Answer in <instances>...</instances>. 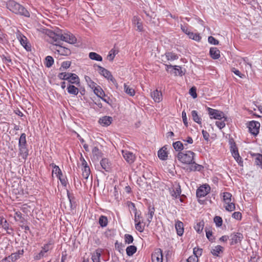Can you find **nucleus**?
I'll return each mask as SVG.
<instances>
[{"label": "nucleus", "mask_w": 262, "mask_h": 262, "mask_svg": "<svg viewBox=\"0 0 262 262\" xmlns=\"http://www.w3.org/2000/svg\"><path fill=\"white\" fill-rule=\"evenodd\" d=\"M7 7L11 11L15 14L27 17H30L29 11L24 7L14 1H9L7 4Z\"/></svg>", "instance_id": "nucleus-1"}, {"label": "nucleus", "mask_w": 262, "mask_h": 262, "mask_svg": "<svg viewBox=\"0 0 262 262\" xmlns=\"http://www.w3.org/2000/svg\"><path fill=\"white\" fill-rule=\"evenodd\" d=\"M51 37L55 41L62 40L70 43H74L76 42L75 37L72 34L69 33H53L51 34Z\"/></svg>", "instance_id": "nucleus-2"}, {"label": "nucleus", "mask_w": 262, "mask_h": 262, "mask_svg": "<svg viewBox=\"0 0 262 262\" xmlns=\"http://www.w3.org/2000/svg\"><path fill=\"white\" fill-rule=\"evenodd\" d=\"M195 154L190 150H187L184 152H179L178 154L177 158L181 162L190 164L194 160V157Z\"/></svg>", "instance_id": "nucleus-3"}, {"label": "nucleus", "mask_w": 262, "mask_h": 262, "mask_svg": "<svg viewBox=\"0 0 262 262\" xmlns=\"http://www.w3.org/2000/svg\"><path fill=\"white\" fill-rule=\"evenodd\" d=\"M207 110L208 111L210 119H214L220 120L222 119L226 120L227 119V117L225 116L224 113L222 111L215 110L209 107L207 108Z\"/></svg>", "instance_id": "nucleus-4"}, {"label": "nucleus", "mask_w": 262, "mask_h": 262, "mask_svg": "<svg viewBox=\"0 0 262 262\" xmlns=\"http://www.w3.org/2000/svg\"><path fill=\"white\" fill-rule=\"evenodd\" d=\"M16 36L17 39L19 40V42L23 46V47L27 51H30L31 50V46L28 42L27 37L19 31H18L16 33Z\"/></svg>", "instance_id": "nucleus-5"}, {"label": "nucleus", "mask_w": 262, "mask_h": 262, "mask_svg": "<svg viewBox=\"0 0 262 262\" xmlns=\"http://www.w3.org/2000/svg\"><path fill=\"white\" fill-rule=\"evenodd\" d=\"M248 127L249 132L254 136H256L259 132L260 123L256 121H251L249 122Z\"/></svg>", "instance_id": "nucleus-6"}, {"label": "nucleus", "mask_w": 262, "mask_h": 262, "mask_svg": "<svg viewBox=\"0 0 262 262\" xmlns=\"http://www.w3.org/2000/svg\"><path fill=\"white\" fill-rule=\"evenodd\" d=\"M210 191V187L208 184L203 185L200 186L196 192L197 198H202L205 196Z\"/></svg>", "instance_id": "nucleus-7"}, {"label": "nucleus", "mask_w": 262, "mask_h": 262, "mask_svg": "<svg viewBox=\"0 0 262 262\" xmlns=\"http://www.w3.org/2000/svg\"><path fill=\"white\" fill-rule=\"evenodd\" d=\"M165 66H166V70L167 72H170V73H172L171 71H173V73L175 75H179L182 76V75L185 74V72H184L181 68V67L178 66H172L171 64H165Z\"/></svg>", "instance_id": "nucleus-8"}, {"label": "nucleus", "mask_w": 262, "mask_h": 262, "mask_svg": "<svg viewBox=\"0 0 262 262\" xmlns=\"http://www.w3.org/2000/svg\"><path fill=\"white\" fill-rule=\"evenodd\" d=\"M55 54L63 56H68L71 54V51L68 48L63 47L62 46L55 45L54 47Z\"/></svg>", "instance_id": "nucleus-9"}, {"label": "nucleus", "mask_w": 262, "mask_h": 262, "mask_svg": "<svg viewBox=\"0 0 262 262\" xmlns=\"http://www.w3.org/2000/svg\"><path fill=\"white\" fill-rule=\"evenodd\" d=\"M97 67L100 74L103 76L105 78H107L113 83L116 82L115 78L109 71L100 66H98Z\"/></svg>", "instance_id": "nucleus-10"}, {"label": "nucleus", "mask_w": 262, "mask_h": 262, "mask_svg": "<svg viewBox=\"0 0 262 262\" xmlns=\"http://www.w3.org/2000/svg\"><path fill=\"white\" fill-rule=\"evenodd\" d=\"M243 238L244 236L241 233L236 232L232 233L230 235V245H234L240 243Z\"/></svg>", "instance_id": "nucleus-11"}, {"label": "nucleus", "mask_w": 262, "mask_h": 262, "mask_svg": "<svg viewBox=\"0 0 262 262\" xmlns=\"http://www.w3.org/2000/svg\"><path fill=\"white\" fill-rule=\"evenodd\" d=\"M152 262H163L162 250L156 249L151 254Z\"/></svg>", "instance_id": "nucleus-12"}, {"label": "nucleus", "mask_w": 262, "mask_h": 262, "mask_svg": "<svg viewBox=\"0 0 262 262\" xmlns=\"http://www.w3.org/2000/svg\"><path fill=\"white\" fill-rule=\"evenodd\" d=\"M122 153L123 158L128 164H132L135 162L136 156L132 152L128 150H122Z\"/></svg>", "instance_id": "nucleus-13"}, {"label": "nucleus", "mask_w": 262, "mask_h": 262, "mask_svg": "<svg viewBox=\"0 0 262 262\" xmlns=\"http://www.w3.org/2000/svg\"><path fill=\"white\" fill-rule=\"evenodd\" d=\"M169 191L174 199L178 198L181 193L180 185L179 184L173 185L172 187L169 189Z\"/></svg>", "instance_id": "nucleus-14"}, {"label": "nucleus", "mask_w": 262, "mask_h": 262, "mask_svg": "<svg viewBox=\"0 0 262 262\" xmlns=\"http://www.w3.org/2000/svg\"><path fill=\"white\" fill-rule=\"evenodd\" d=\"M101 167L106 172H109L111 169V163L107 158H103L100 161Z\"/></svg>", "instance_id": "nucleus-15"}, {"label": "nucleus", "mask_w": 262, "mask_h": 262, "mask_svg": "<svg viewBox=\"0 0 262 262\" xmlns=\"http://www.w3.org/2000/svg\"><path fill=\"white\" fill-rule=\"evenodd\" d=\"M151 97L156 102H160L162 100V94L161 91L156 90L151 93Z\"/></svg>", "instance_id": "nucleus-16"}, {"label": "nucleus", "mask_w": 262, "mask_h": 262, "mask_svg": "<svg viewBox=\"0 0 262 262\" xmlns=\"http://www.w3.org/2000/svg\"><path fill=\"white\" fill-rule=\"evenodd\" d=\"M113 121V119L110 116H104L100 118L98 121L99 123L103 126L110 125Z\"/></svg>", "instance_id": "nucleus-17"}, {"label": "nucleus", "mask_w": 262, "mask_h": 262, "mask_svg": "<svg viewBox=\"0 0 262 262\" xmlns=\"http://www.w3.org/2000/svg\"><path fill=\"white\" fill-rule=\"evenodd\" d=\"M140 20V18L137 16H134L132 19L133 24L137 27L136 30L139 32L143 30L142 23Z\"/></svg>", "instance_id": "nucleus-18"}, {"label": "nucleus", "mask_w": 262, "mask_h": 262, "mask_svg": "<svg viewBox=\"0 0 262 262\" xmlns=\"http://www.w3.org/2000/svg\"><path fill=\"white\" fill-rule=\"evenodd\" d=\"M251 155L254 158L255 164L262 169V155L259 153H253Z\"/></svg>", "instance_id": "nucleus-19"}, {"label": "nucleus", "mask_w": 262, "mask_h": 262, "mask_svg": "<svg viewBox=\"0 0 262 262\" xmlns=\"http://www.w3.org/2000/svg\"><path fill=\"white\" fill-rule=\"evenodd\" d=\"M155 209L153 206L149 205L148 207V212L146 215H147V221L148 223V225L151 223L154 215L155 214Z\"/></svg>", "instance_id": "nucleus-20"}, {"label": "nucleus", "mask_w": 262, "mask_h": 262, "mask_svg": "<svg viewBox=\"0 0 262 262\" xmlns=\"http://www.w3.org/2000/svg\"><path fill=\"white\" fill-rule=\"evenodd\" d=\"M175 228L178 235L182 236L183 234L184 225L182 222L180 221H177L175 223Z\"/></svg>", "instance_id": "nucleus-21"}, {"label": "nucleus", "mask_w": 262, "mask_h": 262, "mask_svg": "<svg viewBox=\"0 0 262 262\" xmlns=\"http://www.w3.org/2000/svg\"><path fill=\"white\" fill-rule=\"evenodd\" d=\"M190 166L189 167V170L191 171H200L203 169L204 167L202 165H200L199 164L196 163L193 160V162L190 163Z\"/></svg>", "instance_id": "nucleus-22"}, {"label": "nucleus", "mask_w": 262, "mask_h": 262, "mask_svg": "<svg viewBox=\"0 0 262 262\" xmlns=\"http://www.w3.org/2000/svg\"><path fill=\"white\" fill-rule=\"evenodd\" d=\"M19 147V154L21 157V158L26 160L29 155V151L27 147V146H18Z\"/></svg>", "instance_id": "nucleus-23"}, {"label": "nucleus", "mask_w": 262, "mask_h": 262, "mask_svg": "<svg viewBox=\"0 0 262 262\" xmlns=\"http://www.w3.org/2000/svg\"><path fill=\"white\" fill-rule=\"evenodd\" d=\"M209 53L210 56L214 59H219L220 57V51L216 47H212L210 49Z\"/></svg>", "instance_id": "nucleus-24"}, {"label": "nucleus", "mask_w": 262, "mask_h": 262, "mask_svg": "<svg viewBox=\"0 0 262 262\" xmlns=\"http://www.w3.org/2000/svg\"><path fill=\"white\" fill-rule=\"evenodd\" d=\"M93 159L94 160H98L102 157L103 154L97 147H94L92 149Z\"/></svg>", "instance_id": "nucleus-25"}, {"label": "nucleus", "mask_w": 262, "mask_h": 262, "mask_svg": "<svg viewBox=\"0 0 262 262\" xmlns=\"http://www.w3.org/2000/svg\"><path fill=\"white\" fill-rule=\"evenodd\" d=\"M50 166L53 168L52 174L55 173L57 178L62 176V171L58 166L55 165L54 163H52L50 164Z\"/></svg>", "instance_id": "nucleus-26"}, {"label": "nucleus", "mask_w": 262, "mask_h": 262, "mask_svg": "<svg viewBox=\"0 0 262 262\" xmlns=\"http://www.w3.org/2000/svg\"><path fill=\"white\" fill-rule=\"evenodd\" d=\"M132 206L133 207V210L134 212L135 213V219H134V222L135 223H138V222H142L141 221L142 216H141V213L140 212L139 213L138 212L137 209L135 205V204L133 203H132Z\"/></svg>", "instance_id": "nucleus-27"}, {"label": "nucleus", "mask_w": 262, "mask_h": 262, "mask_svg": "<svg viewBox=\"0 0 262 262\" xmlns=\"http://www.w3.org/2000/svg\"><path fill=\"white\" fill-rule=\"evenodd\" d=\"M158 156L160 159L162 160H166L168 157L166 148L163 147L161 148L158 152Z\"/></svg>", "instance_id": "nucleus-28"}, {"label": "nucleus", "mask_w": 262, "mask_h": 262, "mask_svg": "<svg viewBox=\"0 0 262 262\" xmlns=\"http://www.w3.org/2000/svg\"><path fill=\"white\" fill-rule=\"evenodd\" d=\"M192 120L199 124H202V118L198 115L196 111L193 110L191 112Z\"/></svg>", "instance_id": "nucleus-29"}, {"label": "nucleus", "mask_w": 262, "mask_h": 262, "mask_svg": "<svg viewBox=\"0 0 262 262\" xmlns=\"http://www.w3.org/2000/svg\"><path fill=\"white\" fill-rule=\"evenodd\" d=\"M68 82L72 84H78L79 83L80 80L76 74L70 73Z\"/></svg>", "instance_id": "nucleus-30"}, {"label": "nucleus", "mask_w": 262, "mask_h": 262, "mask_svg": "<svg viewBox=\"0 0 262 262\" xmlns=\"http://www.w3.org/2000/svg\"><path fill=\"white\" fill-rule=\"evenodd\" d=\"M67 196L70 201L71 208H73L76 207L75 198L73 193H70L68 190H67Z\"/></svg>", "instance_id": "nucleus-31"}, {"label": "nucleus", "mask_w": 262, "mask_h": 262, "mask_svg": "<svg viewBox=\"0 0 262 262\" xmlns=\"http://www.w3.org/2000/svg\"><path fill=\"white\" fill-rule=\"evenodd\" d=\"M48 256V254L44 251L42 249H41L39 253H35L34 254V259L36 260H38L41 259L44 257H46Z\"/></svg>", "instance_id": "nucleus-32"}, {"label": "nucleus", "mask_w": 262, "mask_h": 262, "mask_svg": "<svg viewBox=\"0 0 262 262\" xmlns=\"http://www.w3.org/2000/svg\"><path fill=\"white\" fill-rule=\"evenodd\" d=\"M54 245V242L52 240H50L47 244L43 245L41 247V249H42L44 251L48 253V252L53 249V246Z\"/></svg>", "instance_id": "nucleus-33"}, {"label": "nucleus", "mask_w": 262, "mask_h": 262, "mask_svg": "<svg viewBox=\"0 0 262 262\" xmlns=\"http://www.w3.org/2000/svg\"><path fill=\"white\" fill-rule=\"evenodd\" d=\"M93 92L95 93L96 95H97L98 97L100 98L102 97V96H105V93L104 92L103 90L102 89V88L99 86L97 85L94 90Z\"/></svg>", "instance_id": "nucleus-34"}, {"label": "nucleus", "mask_w": 262, "mask_h": 262, "mask_svg": "<svg viewBox=\"0 0 262 262\" xmlns=\"http://www.w3.org/2000/svg\"><path fill=\"white\" fill-rule=\"evenodd\" d=\"M68 92L70 94L73 95L74 96L77 95L78 94L79 90L77 88L73 85L70 84L67 88Z\"/></svg>", "instance_id": "nucleus-35"}, {"label": "nucleus", "mask_w": 262, "mask_h": 262, "mask_svg": "<svg viewBox=\"0 0 262 262\" xmlns=\"http://www.w3.org/2000/svg\"><path fill=\"white\" fill-rule=\"evenodd\" d=\"M82 177L84 179L87 180L91 173V170L90 167L88 166H85L84 167H82Z\"/></svg>", "instance_id": "nucleus-36"}, {"label": "nucleus", "mask_w": 262, "mask_h": 262, "mask_svg": "<svg viewBox=\"0 0 262 262\" xmlns=\"http://www.w3.org/2000/svg\"><path fill=\"white\" fill-rule=\"evenodd\" d=\"M223 247L220 245L215 246L211 251V254L216 256H218L221 252H223Z\"/></svg>", "instance_id": "nucleus-37"}, {"label": "nucleus", "mask_w": 262, "mask_h": 262, "mask_svg": "<svg viewBox=\"0 0 262 262\" xmlns=\"http://www.w3.org/2000/svg\"><path fill=\"white\" fill-rule=\"evenodd\" d=\"M230 147L232 156L233 157V158L236 159V157H239L238 149L236 146L235 143H233L232 144Z\"/></svg>", "instance_id": "nucleus-38"}, {"label": "nucleus", "mask_w": 262, "mask_h": 262, "mask_svg": "<svg viewBox=\"0 0 262 262\" xmlns=\"http://www.w3.org/2000/svg\"><path fill=\"white\" fill-rule=\"evenodd\" d=\"M124 90L125 92L130 96H134L135 95V91L132 88H130L127 84H124Z\"/></svg>", "instance_id": "nucleus-39"}, {"label": "nucleus", "mask_w": 262, "mask_h": 262, "mask_svg": "<svg viewBox=\"0 0 262 262\" xmlns=\"http://www.w3.org/2000/svg\"><path fill=\"white\" fill-rule=\"evenodd\" d=\"M137 247L135 246L131 245L126 248V254L129 256H132L137 251Z\"/></svg>", "instance_id": "nucleus-40"}, {"label": "nucleus", "mask_w": 262, "mask_h": 262, "mask_svg": "<svg viewBox=\"0 0 262 262\" xmlns=\"http://www.w3.org/2000/svg\"><path fill=\"white\" fill-rule=\"evenodd\" d=\"M173 147L174 149L178 151L182 152L181 151L184 149V146L181 141H176L173 143Z\"/></svg>", "instance_id": "nucleus-41"}, {"label": "nucleus", "mask_w": 262, "mask_h": 262, "mask_svg": "<svg viewBox=\"0 0 262 262\" xmlns=\"http://www.w3.org/2000/svg\"><path fill=\"white\" fill-rule=\"evenodd\" d=\"M84 78L88 86L93 90L97 86L89 76H85Z\"/></svg>", "instance_id": "nucleus-42"}, {"label": "nucleus", "mask_w": 262, "mask_h": 262, "mask_svg": "<svg viewBox=\"0 0 262 262\" xmlns=\"http://www.w3.org/2000/svg\"><path fill=\"white\" fill-rule=\"evenodd\" d=\"M89 58L94 60L101 61L102 60V57L98 54L95 52H90L89 53Z\"/></svg>", "instance_id": "nucleus-43"}, {"label": "nucleus", "mask_w": 262, "mask_h": 262, "mask_svg": "<svg viewBox=\"0 0 262 262\" xmlns=\"http://www.w3.org/2000/svg\"><path fill=\"white\" fill-rule=\"evenodd\" d=\"M165 55L167 60L173 61L178 59V56L172 52H166Z\"/></svg>", "instance_id": "nucleus-44"}, {"label": "nucleus", "mask_w": 262, "mask_h": 262, "mask_svg": "<svg viewBox=\"0 0 262 262\" xmlns=\"http://www.w3.org/2000/svg\"><path fill=\"white\" fill-rule=\"evenodd\" d=\"M108 220L106 216L101 215L99 219V224L101 227H105L107 226Z\"/></svg>", "instance_id": "nucleus-45"}, {"label": "nucleus", "mask_w": 262, "mask_h": 262, "mask_svg": "<svg viewBox=\"0 0 262 262\" xmlns=\"http://www.w3.org/2000/svg\"><path fill=\"white\" fill-rule=\"evenodd\" d=\"M100 252L98 250H96V251L92 254V260H93V262H100Z\"/></svg>", "instance_id": "nucleus-46"}, {"label": "nucleus", "mask_w": 262, "mask_h": 262, "mask_svg": "<svg viewBox=\"0 0 262 262\" xmlns=\"http://www.w3.org/2000/svg\"><path fill=\"white\" fill-rule=\"evenodd\" d=\"M204 226V222L203 221H202L201 222L197 223L194 226V228L196 231L197 232V233H201L203 230Z\"/></svg>", "instance_id": "nucleus-47"}, {"label": "nucleus", "mask_w": 262, "mask_h": 262, "mask_svg": "<svg viewBox=\"0 0 262 262\" xmlns=\"http://www.w3.org/2000/svg\"><path fill=\"white\" fill-rule=\"evenodd\" d=\"M188 36L189 38L196 41H200L201 39V37L198 33H194L192 32H190V33H188Z\"/></svg>", "instance_id": "nucleus-48"}, {"label": "nucleus", "mask_w": 262, "mask_h": 262, "mask_svg": "<svg viewBox=\"0 0 262 262\" xmlns=\"http://www.w3.org/2000/svg\"><path fill=\"white\" fill-rule=\"evenodd\" d=\"M27 146L26 135L25 133H22L19 139L18 146Z\"/></svg>", "instance_id": "nucleus-49"}, {"label": "nucleus", "mask_w": 262, "mask_h": 262, "mask_svg": "<svg viewBox=\"0 0 262 262\" xmlns=\"http://www.w3.org/2000/svg\"><path fill=\"white\" fill-rule=\"evenodd\" d=\"M45 65L47 68H50L54 63V59L51 56H47L45 59Z\"/></svg>", "instance_id": "nucleus-50"}, {"label": "nucleus", "mask_w": 262, "mask_h": 262, "mask_svg": "<svg viewBox=\"0 0 262 262\" xmlns=\"http://www.w3.org/2000/svg\"><path fill=\"white\" fill-rule=\"evenodd\" d=\"M223 201L225 203H229L231 202L232 194L228 192L223 193Z\"/></svg>", "instance_id": "nucleus-51"}, {"label": "nucleus", "mask_w": 262, "mask_h": 262, "mask_svg": "<svg viewBox=\"0 0 262 262\" xmlns=\"http://www.w3.org/2000/svg\"><path fill=\"white\" fill-rule=\"evenodd\" d=\"M70 73L62 72L59 73L57 76L58 78L61 80H66L68 81L70 77Z\"/></svg>", "instance_id": "nucleus-52"}, {"label": "nucleus", "mask_w": 262, "mask_h": 262, "mask_svg": "<svg viewBox=\"0 0 262 262\" xmlns=\"http://www.w3.org/2000/svg\"><path fill=\"white\" fill-rule=\"evenodd\" d=\"M225 204H227V205L225 206L226 210L231 212L235 209V206L234 203L230 202L229 203Z\"/></svg>", "instance_id": "nucleus-53"}, {"label": "nucleus", "mask_w": 262, "mask_h": 262, "mask_svg": "<svg viewBox=\"0 0 262 262\" xmlns=\"http://www.w3.org/2000/svg\"><path fill=\"white\" fill-rule=\"evenodd\" d=\"M214 222L215 223L216 227H220L222 226L223 224V220L221 217L219 216H215L214 217Z\"/></svg>", "instance_id": "nucleus-54"}, {"label": "nucleus", "mask_w": 262, "mask_h": 262, "mask_svg": "<svg viewBox=\"0 0 262 262\" xmlns=\"http://www.w3.org/2000/svg\"><path fill=\"white\" fill-rule=\"evenodd\" d=\"M143 222L135 223V228L137 230H138L140 232H143L144 230V225H142V224Z\"/></svg>", "instance_id": "nucleus-55"}, {"label": "nucleus", "mask_w": 262, "mask_h": 262, "mask_svg": "<svg viewBox=\"0 0 262 262\" xmlns=\"http://www.w3.org/2000/svg\"><path fill=\"white\" fill-rule=\"evenodd\" d=\"M205 231H206V237L211 242H213L214 238L212 236V232L208 230L207 227L205 228Z\"/></svg>", "instance_id": "nucleus-56"}, {"label": "nucleus", "mask_w": 262, "mask_h": 262, "mask_svg": "<svg viewBox=\"0 0 262 262\" xmlns=\"http://www.w3.org/2000/svg\"><path fill=\"white\" fill-rule=\"evenodd\" d=\"M125 242L126 244H131L133 242L134 238L130 234H126L124 236Z\"/></svg>", "instance_id": "nucleus-57"}, {"label": "nucleus", "mask_w": 262, "mask_h": 262, "mask_svg": "<svg viewBox=\"0 0 262 262\" xmlns=\"http://www.w3.org/2000/svg\"><path fill=\"white\" fill-rule=\"evenodd\" d=\"M115 248L120 252L121 253L123 251L124 246L121 243L116 241L115 243Z\"/></svg>", "instance_id": "nucleus-58"}, {"label": "nucleus", "mask_w": 262, "mask_h": 262, "mask_svg": "<svg viewBox=\"0 0 262 262\" xmlns=\"http://www.w3.org/2000/svg\"><path fill=\"white\" fill-rule=\"evenodd\" d=\"M189 93L193 98L194 99L197 97L196 89L195 86H192L190 88Z\"/></svg>", "instance_id": "nucleus-59"}, {"label": "nucleus", "mask_w": 262, "mask_h": 262, "mask_svg": "<svg viewBox=\"0 0 262 262\" xmlns=\"http://www.w3.org/2000/svg\"><path fill=\"white\" fill-rule=\"evenodd\" d=\"M222 121H216L215 122L216 125L220 128L222 129L225 126V122L227 121V119L226 120H224V119H222Z\"/></svg>", "instance_id": "nucleus-60"}, {"label": "nucleus", "mask_w": 262, "mask_h": 262, "mask_svg": "<svg viewBox=\"0 0 262 262\" xmlns=\"http://www.w3.org/2000/svg\"><path fill=\"white\" fill-rule=\"evenodd\" d=\"M71 64V62L70 61H63L62 62L61 67L60 68L59 70H61V69H67L70 67Z\"/></svg>", "instance_id": "nucleus-61"}, {"label": "nucleus", "mask_w": 262, "mask_h": 262, "mask_svg": "<svg viewBox=\"0 0 262 262\" xmlns=\"http://www.w3.org/2000/svg\"><path fill=\"white\" fill-rule=\"evenodd\" d=\"M203 249L201 248H194L193 249V255L196 256L199 258L202 255Z\"/></svg>", "instance_id": "nucleus-62"}, {"label": "nucleus", "mask_w": 262, "mask_h": 262, "mask_svg": "<svg viewBox=\"0 0 262 262\" xmlns=\"http://www.w3.org/2000/svg\"><path fill=\"white\" fill-rule=\"evenodd\" d=\"M208 41L212 45H217L219 43V41L212 36L208 37Z\"/></svg>", "instance_id": "nucleus-63"}, {"label": "nucleus", "mask_w": 262, "mask_h": 262, "mask_svg": "<svg viewBox=\"0 0 262 262\" xmlns=\"http://www.w3.org/2000/svg\"><path fill=\"white\" fill-rule=\"evenodd\" d=\"M187 262H199V258L196 256L191 255L187 259Z\"/></svg>", "instance_id": "nucleus-64"}]
</instances>
